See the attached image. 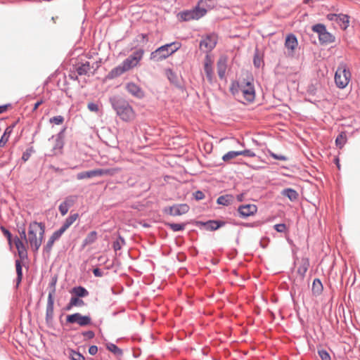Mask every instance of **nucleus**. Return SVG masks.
<instances>
[{"mask_svg": "<svg viewBox=\"0 0 360 360\" xmlns=\"http://www.w3.org/2000/svg\"><path fill=\"white\" fill-rule=\"evenodd\" d=\"M45 226L42 223L32 221L29 224L27 239L25 244L21 239L16 238L15 245L20 258L27 257V245H30L34 252H37L44 240Z\"/></svg>", "mask_w": 360, "mask_h": 360, "instance_id": "obj_1", "label": "nucleus"}, {"mask_svg": "<svg viewBox=\"0 0 360 360\" xmlns=\"http://www.w3.org/2000/svg\"><path fill=\"white\" fill-rule=\"evenodd\" d=\"M144 54L143 49L134 51L120 65L113 68L108 75V79H114L123 73L138 66Z\"/></svg>", "mask_w": 360, "mask_h": 360, "instance_id": "obj_2", "label": "nucleus"}, {"mask_svg": "<svg viewBox=\"0 0 360 360\" xmlns=\"http://www.w3.org/2000/svg\"><path fill=\"white\" fill-rule=\"evenodd\" d=\"M179 46L175 42L162 46L150 53V59L155 62L162 61L175 53Z\"/></svg>", "mask_w": 360, "mask_h": 360, "instance_id": "obj_3", "label": "nucleus"}, {"mask_svg": "<svg viewBox=\"0 0 360 360\" xmlns=\"http://www.w3.org/2000/svg\"><path fill=\"white\" fill-rule=\"evenodd\" d=\"M113 108L117 115L124 122H131L136 117L133 108L126 101H117L113 104Z\"/></svg>", "mask_w": 360, "mask_h": 360, "instance_id": "obj_4", "label": "nucleus"}, {"mask_svg": "<svg viewBox=\"0 0 360 360\" xmlns=\"http://www.w3.org/2000/svg\"><path fill=\"white\" fill-rule=\"evenodd\" d=\"M236 93L242 95L244 98L248 101L252 102L255 98V91L253 84L250 79H240L237 82Z\"/></svg>", "mask_w": 360, "mask_h": 360, "instance_id": "obj_5", "label": "nucleus"}, {"mask_svg": "<svg viewBox=\"0 0 360 360\" xmlns=\"http://www.w3.org/2000/svg\"><path fill=\"white\" fill-rule=\"evenodd\" d=\"M351 79V72L345 64H340L335 74V82L340 89L345 88Z\"/></svg>", "mask_w": 360, "mask_h": 360, "instance_id": "obj_6", "label": "nucleus"}, {"mask_svg": "<svg viewBox=\"0 0 360 360\" xmlns=\"http://www.w3.org/2000/svg\"><path fill=\"white\" fill-rule=\"evenodd\" d=\"M207 10L203 8L196 6L191 10H186L181 12V20L187 21L191 20H198L204 16Z\"/></svg>", "mask_w": 360, "mask_h": 360, "instance_id": "obj_7", "label": "nucleus"}, {"mask_svg": "<svg viewBox=\"0 0 360 360\" xmlns=\"http://www.w3.org/2000/svg\"><path fill=\"white\" fill-rule=\"evenodd\" d=\"M217 42V36L214 34H210L201 40L200 43V48L204 52H209L215 47Z\"/></svg>", "mask_w": 360, "mask_h": 360, "instance_id": "obj_8", "label": "nucleus"}, {"mask_svg": "<svg viewBox=\"0 0 360 360\" xmlns=\"http://www.w3.org/2000/svg\"><path fill=\"white\" fill-rule=\"evenodd\" d=\"M66 321L70 323H77L80 326H86L90 325L91 323V319L89 316H82L79 313L68 315L66 318Z\"/></svg>", "mask_w": 360, "mask_h": 360, "instance_id": "obj_9", "label": "nucleus"}, {"mask_svg": "<svg viewBox=\"0 0 360 360\" xmlns=\"http://www.w3.org/2000/svg\"><path fill=\"white\" fill-rule=\"evenodd\" d=\"M238 211L242 217L245 218L255 214L257 211V207L253 204L243 205L238 207Z\"/></svg>", "mask_w": 360, "mask_h": 360, "instance_id": "obj_10", "label": "nucleus"}, {"mask_svg": "<svg viewBox=\"0 0 360 360\" xmlns=\"http://www.w3.org/2000/svg\"><path fill=\"white\" fill-rule=\"evenodd\" d=\"M55 289L53 288L48 296V301L46 305V319L47 321H51L53 316V295Z\"/></svg>", "mask_w": 360, "mask_h": 360, "instance_id": "obj_11", "label": "nucleus"}, {"mask_svg": "<svg viewBox=\"0 0 360 360\" xmlns=\"http://www.w3.org/2000/svg\"><path fill=\"white\" fill-rule=\"evenodd\" d=\"M126 89L129 94L138 98H141L144 96L143 90L134 82L128 83L126 86Z\"/></svg>", "mask_w": 360, "mask_h": 360, "instance_id": "obj_12", "label": "nucleus"}, {"mask_svg": "<svg viewBox=\"0 0 360 360\" xmlns=\"http://www.w3.org/2000/svg\"><path fill=\"white\" fill-rule=\"evenodd\" d=\"M63 145V139L60 136H57L54 140V145L51 150L50 155H58L61 154Z\"/></svg>", "mask_w": 360, "mask_h": 360, "instance_id": "obj_13", "label": "nucleus"}, {"mask_svg": "<svg viewBox=\"0 0 360 360\" xmlns=\"http://www.w3.org/2000/svg\"><path fill=\"white\" fill-rule=\"evenodd\" d=\"M297 40L296 37L292 34H288L285 39V46L288 50H290L291 52H293V51L295 49V48L297 46Z\"/></svg>", "mask_w": 360, "mask_h": 360, "instance_id": "obj_14", "label": "nucleus"}, {"mask_svg": "<svg viewBox=\"0 0 360 360\" xmlns=\"http://www.w3.org/2000/svg\"><path fill=\"white\" fill-rule=\"evenodd\" d=\"M204 71L205 72L206 77L210 82L212 80V60L211 59L207 56L205 60L204 64Z\"/></svg>", "mask_w": 360, "mask_h": 360, "instance_id": "obj_15", "label": "nucleus"}, {"mask_svg": "<svg viewBox=\"0 0 360 360\" xmlns=\"http://www.w3.org/2000/svg\"><path fill=\"white\" fill-rule=\"evenodd\" d=\"M336 22L339 25L341 29L346 30L348 27L349 23V16L345 14H338V18Z\"/></svg>", "mask_w": 360, "mask_h": 360, "instance_id": "obj_16", "label": "nucleus"}, {"mask_svg": "<svg viewBox=\"0 0 360 360\" xmlns=\"http://www.w3.org/2000/svg\"><path fill=\"white\" fill-rule=\"evenodd\" d=\"M70 292L75 295V297H84L89 295L87 290L82 286L73 288Z\"/></svg>", "mask_w": 360, "mask_h": 360, "instance_id": "obj_17", "label": "nucleus"}, {"mask_svg": "<svg viewBox=\"0 0 360 360\" xmlns=\"http://www.w3.org/2000/svg\"><path fill=\"white\" fill-rule=\"evenodd\" d=\"M79 214L75 213L70 214L65 221L62 227L66 231L71 225H72L78 219Z\"/></svg>", "mask_w": 360, "mask_h": 360, "instance_id": "obj_18", "label": "nucleus"}, {"mask_svg": "<svg viewBox=\"0 0 360 360\" xmlns=\"http://www.w3.org/2000/svg\"><path fill=\"white\" fill-rule=\"evenodd\" d=\"M97 239V232L95 231H92L89 233L83 241L82 246L83 248L86 245H91L94 243Z\"/></svg>", "mask_w": 360, "mask_h": 360, "instance_id": "obj_19", "label": "nucleus"}, {"mask_svg": "<svg viewBox=\"0 0 360 360\" xmlns=\"http://www.w3.org/2000/svg\"><path fill=\"white\" fill-rule=\"evenodd\" d=\"M282 195L288 198L291 201H295L298 198L297 192L292 188H285L282 191Z\"/></svg>", "mask_w": 360, "mask_h": 360, "instance_id": "obj_20", "label": "nucleus"}, {"mask_svg": "<svg viewBox=\"0 0 360 360\" xmlns=\"http://www.w3.org/2000/svg\"><path fill=\"white\" fill-rule=\"evenodd\" d=\"M84 305V302L79 297H72L69 304L67 305L68 310L71 309L73 307H82Z\"/></svg>", "mask_w": 360, "mask_h": 360, "instance_id": "obj_21", "label": "nucleus"}, {"mask_svg": "<svg viewBox=\"0 0 360 360\" xmlns=\"http://www.w3.org/2000/svg\"><path fill=\"white\" fill-rule=\"evenodd\" d=\"M226 60L223 58H220L217 63V70L218 74L220 78H223L225 75L226 72Z\"/></svg>", "mask_w": 360, "mask_h": 360, "instance_id": "obj_22", "label": "nucleus"}, {"mask_svg": "<svg viewBox=\"0 0 360 360\" xmlns=\"http://www.w3.org/2000/svg\"><path fill=\"white\" fill-rule=\"evenodd\" d=\"M91 70L89 62H86L78 65L77 72L79 75H86Z\"/></svg>", "mask_w": 360, "mask_h": 360, "instance_id": "obj_23", "label": "nucleus"}, {"mask_svg": "<svg viewBox=\"0 0 360 360\" xmlns=\"http://www.w3.org/2000/svg\"><path fill=\"white\" fill-rule=\"evenodd\" d=\"M319 38L322 43H331L334 41V37L328 32H327V30L322 33V34L319 36Z\"/></svg>", "mask_w": 360, "mask_h": 360, "instance_id": "obj_24", "label": "nucleus"}, {"mask_svg": "<svg viewBox=\"0 0 360 360\" xmlns=\"http://www.w3.org/2000/svg\"><path fill=\"white\" fill-rule=\"evenodd\" d=\"M221 224L217 221H210L205 224L206 229L210 231L217 230L221 226Z\"/></svg>", "mask_w": 360, "mask_h": 360, "instance_id": "obj_25", "label": "nucleus"}, {"mask_svg": "<svg viewBox=\"0 0 360 360\" xmlns=\"http://www.w3.org/2000/svg\"><path fill=\"white\" fill-rule=\"evenodd\" d=\"M238 155H240L239 151H233V150L229 151L223 155L222 160L224 162H227V161H229V160L236 158Z\"/></svg>", "mask_w": 360, "mask_h": 360, "instance_id": "obj_26", "label": "nucleus"}, {"mask_svg": "<svg viewBox=\"0 0 360 360\" xmlns=\"http://www.w3.org/2000/svg\"><path fill=\"white\" fill-rule=\"evenodd\" d=\"M323 290L322 283L319 279H315L312 285V290L314 293L319 294Z\"/></svg>", "mask_w": 360, "mask_h": 360, "instance_id": "obj_27", "label": "nucleus"}, {"mask_svg": "<svg viewBox=\"0 0 360 360\" xmlns=\"http://www.w3.org/2000/svg\"><path fill=\"white\" fill-rule=\"evenodd\" d=\"M15 269L17 273V284L18 285L22 278V266L19 260L15 261Z\"/></svg>", "mask_w": 360, "mask_h": 360, "instance_id": "obj_28", "label": "nucleus"}, {"mask_svg": "<svg viewBox=\"0 0 360 360\" xmlns=\"http://www.w3.org/2000/svg\"><path fill=\"white\" fill-rule=\"evenodd\" d=\"M120 171L119 167L103 169V176H114Z\"/></svg>", "mask_w": 360, "mask_h": 360, "instance_id": "obj_29", "label": "nucleus"}, {"mask_svg": "<svg viewBox=\"0 0 360 360\" xmlns=\"http://www.w3.org/2000/svg\"><path fill=\"white\" fill-rule=\"evenodd\" d=\"M309 261L307 259H302V264L298 267L297 271L300 274L304 275L309 267Z\"/></svg>", "mask_w": 360, "mask_h": 360, "instance_id": "obj_30", "label": "nucleus"}, {"mask_svg": "<svg viewBox=\"0 0 360 360\" xmlns=\"http://www.w3.org/2000/svg\"><path fill=\"white\" fill-rule=\"evenodd\" d=\"M166 75L168 79L173 84H177V75L171 69L166 70Z\"/></svg>", "mask_w": 360, "mask_h": 360, "instance_id": "obj_31", "label": "nucleus"}, {"mask_svg": "<svg viewBox=\"0 0 360 360\" xmlns=\"http://www.w3.org/2000/svg\"><path fill=\"white\" fill-rule=\"evenodd\" d=\"M217 203L222 205H228L231 202V197L229 195H221L217 198Z\"/></svg>", "mask_w": 360, "mask_h": 360, "instance_id": "obj_32", "label": "nucleus"}, {"mask_svg": "<svg viewBox=\"0 0 360 360\" xmlns=\"http://www.w3.org/2000/svg\"><path fill=\"white\" fill-rule=\"evenodd\" d=\"M312 30L319 34V37L326 31V27L322 24H316L313 25Z\"/></svg>", "mask_w": 360, "mask_h": 360, "instance_id": "obj_33", "label": "nucleus"}, {"mask_svg": "<svg viewBox=\"0 0 360 360\" xmlns=\"http://www.w3.org/2000/svg\"><path fill=\"white\" fill-rule=\"evenodd\" d=\"M69 356L72 360H85L84 356L82 354L74 350L70 351Z\"/></svg>", "mask_w": 360, "mask_h": 360, "instance_id": "obj_34", "label": "nucleus"}, {"mask_svg": "<svg viewBox=\"0 0 360 360\" xmlns=\"http://www.w3.org/2000/svg\"><path fill=\"white\" fill-rule=\"evenodd\" d=\"M346 143V136L343 134H340L335 139V143L339 148H342Z\"/></svg>", "mask_w": 360, "mask_h": 360, "instance_id": "obj_35", "label": "nucleus"}, {"mask_svg": "<svg viewBox=\"0 0 360 360\" xmlns=\"http://www.w3.org/2000/svg\"><path fill=\"white\" fill-rule=\"evenodd\" d=\"M65 231V230L62 226L58 230L56 231L51 236V242H55L58 240Z\"/></svg>", "mask_w": 360, "mask_h": 360, "instance_id": "obj_36", "label": "nucleus"}, {"mask_svg": "<svg viewBox=\"0 0 360 360\" xmlns=\"http://www.w3.org/2000/svg\"><path fill=\"white\" fill-rule=\"evenodd\" d=\"M92 177H93V176H92L91 170L86 171V172H82L77 174V178L79 180L84 179H89V178H92Z\"/></svg>", "mask_w": 360, "mask_h": 360, "instance_id": "obj_37", "label": "nucleus"}, {"mask_svg": "<svg viewBox=\"0 0 360 360\" xmlns=\"http://www.w3.org/2000/svg\"><path fill=\"white\" fill-rule=\"evenodd\" d=\"M75 201H76L75 196H68L65 199V200L63 202L66 206H68V207L70 208L72 206H73Z\"/></svg>", "mask_w": 360, "mask_h": 360, "instance_id": "obj_38", "label": "nucleus"}, {"mask_svg": "<svg viewBox=\"0 0 360 360\" xmlns=\"http://www.w3.org/2000/svg\"><path fill=\"white\" fill-rule=\"evenodd\" d=\"M50 122L57 125L62 124L64 122V117L61 115L55 116L50 119Z\"/></svg>", "mask_w": 360, "mask_h": 360, "instance_id": "obj_39", "label": "nucleus"}, {"mask_svg": "<svg viewBox=\"0 0 360 360\" xmlns=\"http://www.w3.org/2000/svg\"><path fill=\"white\" fill-rule=\"evenodd\" d=\"M107 348L115 354H120L122 353L121 350L114 344L108 345Z\"/></svg>", "mask_w": 360, "mask_h": 360, "instance_id": "obj_40", "label": "nucleus"}, {"mask_svg": "<svg viewBox=\"0 0 360 360\" xmlns=\"http://www.w3.org/2000/svg\"><path fill=\"white\" fill-rule=\"evenodd\" d=\"M319 354L321 360H330V356L326 350L322 349L319 351Z\"/></svg>", "mask_w": 360, "mask_h": 360, "instance_id": "obj_41", "label": "nucleus"}, {"mask_svg": "<svg viewBox=\"0 0 360 360\" xmlns=\"http://www.w3.org/2000/svg\"><path fill=\"white\" fill-rule=\"evenodd\" d=\"M239 153H240V155H244V156L250 157V158L255 156V153L251 150H239Z\"/></svg>", "mask_w": 360, "mask_h": 360, "instance_id": "obj_42", "label": "nucleus"}, {"mask_svg": "<svg viewBox=\"0 0 360 360\" xmlns=\"http://www.w3.org/2000/svg\"><path fill=\"white\" fill-rule=\"evenodd\" d=\"M58 209H59V211H60L61 215L65 216L68 213L70 208L68 207V206H66L65 204H63V202H62L59 205Z\"/></svg>", "mask_w": 360, "mask_h": 360, "instance_id": "obj_43", "label": "nucleus"}, {"mask_svg": "<svg viewBox=\"0 0 360 360\" xmlns=\"http://www.w3.org/2000/svg\"><path fill=\"white\" fill-rule=\"evenodd\" d=\"M274 229L279 233H283L286 229V226L284 224H278L274 226Z\"/></svg>", "mask_w": 360, "mask_h": 360, "instance_id": "obj_44", "label": "nucleus"}, {"mask_svg": "<svg viewBox=\"0 0 360 360\" xmlns=\"http://www.w3.org/2000/svg\"><path fill=\"white\" fill-rule=\"evenodd\" d=\"M32 151V150L30 148V149L26 150V151H25L23 153L22 156V160L24 162H26L27 160H29V158H30Z\"/></svg>", "mask_w": 360, "mask_h": 360, "instance_id": "obj_45", "label": "nucleus"}, {"mask_svg": "<svg viewBox=\"0 0 360 360\" xmlns=\"http://www.w3.org/2000/svg\"><path fill=\"white\" fill-rule=\"evenodd\" d=\"M167 226H169L171 229L174 231H180V224H174V223H169L167 222L166 224Z\"/></svg>", "mask_w": 360, "mask_h": 360, "instance_id": "obj_46", "label": "nucleus"}, {"mask_svg": "<svg viewBox=\"0 0 360 360\" xmlns=\"http://www.w3.org/2000/svg\"><path fill=\"white\" fill-rule=\"evenodd\" d=\"M1 229L2 232L4 233V236L7 238L8 242L11 243V233L8 230H7L5 227L1 226Z\"/></svg>", "mask_w": 360, "mask_h": 360, "instance_id": "obj_47", "label": "nucleus"}, {"mask_svg": "<svg viewBox=\"0 0 360 360\" xmlns=\"http://www.w3.org/2000/svg\"><path fill=\"white\" fill-rule=\"evenodd\" d=\"M193 196L195 200H200L205 198L204 193L200 191H197L195 193H193Z\"/></svg>", "mask_w": 360, "mask_h": 360, "instance_id": "obj_48", "label": "nucleus"}, {"mask_svg": "<svg viewBox=\"0 0 360 360\" xmlns=\"http://www.w3.org/2000/svg\"><path fill=\"white\" fill-rule=\"evenodd\" d=\"M87 107L90 111L96 112L98 111V106L96 103H89L88 104Z\"/></svg>", "mask_w": 360, "mask_h": 360, "instance_id": "obj_49", "label": "nucleus"}, {"mask_svg": "<svg viewBox=\"0 0 360 360\" xmlns=\"http://www.w3.org/2000/svg\"><path fill=\"white\" fill-rule=\"evenodd\" d=\"M270 155L275 160H287V158L282 155H277L274 153H271Z\"/></svg>", "mask_w": 360, "mask_h": 360, "instance_id": "obj_50", "label": "nucleus"}, {"mask_svg": "<svg viewBox=\"0 0 360 360\" xmlns=\"http://www.w3.org/2000/svg\"><path fill=\"white\" fill-rule=\"evenodd\" d=\"M338 18V14L329 13L327 15V19L329 20L330 21H334L336 22Z\"/></svg>", "mask_w": 360, "mask_h": 360, "instance_id": "obj_51", "label": "nucleus"}, {"mask_svg": "<svg viewBox=\"0 0 360 360\" xmlns=\"http://www.w3.org/2000/svg\"><path fill=\"white\" fill-rule=\"evenodd\" d=\"M91 172L93 177L103 176V169H96L91 170Z\"/></svg>", "mask_w": 360, "mask_h": 360, "instance_id": "obj_52", "label": "nucleus"}, {"mask_svg": "<svg viewBox=\"0 0 360 360\" xmlns=\"http://www.w3.org/2000/svg\"><path fill=\"white\" fill-rule=\"evenodd\" d=\"M170 212L173 215H178L180 214V210L178 206H174L170 207Z\"/></svg>", "mask_w": 360, "mask_h": 360, "instance_id": "obj_53", "label": "nucleus"}, {"mask_svg": "<svg viewBox=\"0 0 360 360\" xmlns=\"http://www.w3.org/2000/svg\"><path fill=\"white\" fill-rule=\"evenodd\" d=\"M8 138L4 134L2 135L0 139V147H4L8 141Z\"/></svg>", "mask_w": 360, "mask_h": 360, "instance_id": "obj_54", "label": "nucleus"}, {"mask_svg": "<svg viewBox=\"0 0 360 360\" xmlns=\"http://www.w3.org/2000/svg\"><path fill=\"white\" fill-rule=\"evenodd\" d=\"M98 352V347L96 345H92L89 348V353L91 355H95Z\"/></svg>", "mask_w": 360, "mask_h": 360, "instance_id": "obj_55", "label": "nucleus"}, {"mask_svg": "<svg viewBox=\"0 0 360 360\" xmlns=\"http://www.w3.org/2000/svg\"><path fill=\"white\" fill-rule=\"evenodd\" d=\"M12 131H13V127H8L6 129V130H5L4 133V135H6V136H7V138H8V139H9L10 135H11V132H12Z\"/></svg>", "mask_w": 360, "mask_h": 360, "instance_id": "obj_56", "label": "nucleus"}, {"mask_svg": "<svg viewBox=\"0 0 360 360\" xmlns=\"http://www.w3.org/2000/svg\"><path fill=\"white\" fill-rule=\"evenodd\" d=\"M21 239L25 240L27 242V235L26 234L25 229H23L21 231H19Z\"/></svg>", "mask_w": 360, "mask_h": 360, "instance_id": "obj_57", "label": "nucleus"}, {"mask_svg": "<svg viewBox=\"0 0 360 360\" xmlns=\"http://www.w3.org/2000/svg\"><path fill=\"white\" fill-rule=\"evenodd\" d=\"M93 273H94V276H97V277H101L103 275L102 271L98 268L94 269L93 270Z\"/></svg>", "mask_w": 360, "mask_h": 360, "instance_id": "obj_58", "label": "nucleus"}, {"mask_svg": "<svg viewBox=\"0 0 360 360\" xmlns=\"http://www.w3.org/2000/svg\"><path fill=\"white\" fill-rule=\"evenodd\" d=\"M189 207L187 205L181 204V214L188 211Z\"/></svg>", "mask_w": 360, "mask_h": 360, "instance_id": "obj_59", "label": "nucleus"}, {"mask_svg": "<svg viewBox=\"0 0 360 360\" xmlns=\"http://www.w3.org/2000/svg\"><path fill=\"white\" fill-rule=\"evenodd\" d=\"M43 103V101L42 100H40L39 101H37L34 105V108H33V111H35L40 105H41Z\"/></svg>", "mask_w": 360, "mask_h": 360, "instance_id": "obj_60", "label": "nucleus"}, {"mask_svg": "<svg viewBox=\"0 0 360 360\" xmlns=\"http://www.w3.org/2000/svg\"><path fill=\"white\" fill-rule=\"evenodd\" d=\"M113 248L115 249V250H118L121 249V245L119 243V242H115L113 243Z\"/></svg>", "mask_w": 360, "mask_h": 360, "instance_id": "obj_61", "label": "nucleus"}, {"mask_svg": "<svg viewBox=\"0 0 360 360\" xmlns=\"http://www.w3.org/2000/svg\"><path fill=\"white\" fill-rule=\"evenodd\" d=\"M85 335H86L89 338H93L94 336V333L92 331H87L84 333Z\"/></svg>", "mask_w": 360, "mask_h": 360, "instance_id": "obj_62", "label": "nucleus"}, {"mask_svg": "<svg viewBox=\"0 0 360 360\" xmlns=\"http://www.w3.org/2000/svg\"><path fill=\"white\" fill-rule=\"evenodd\" d=\"M7 108H8V106L6 105H0V114L6 111Z\"/></svg>", "mask_w": 360, "mask_h": 360, "instance_id": "obj_63", "label": "nucleus"}, {"mask_svg": "<svg viewBox=\"0 0 360 360\" xmlns=\"http://www.w3.org/2000/svg\"><path fill=\"white\" fill-rule=\"evenodd\" d=\"M53 243H54V242H51V237H50V238H49V241H48V243H47L46 247H47L48 248H51V247H52V245H53Z\"/></svg>", "mask_w": 360, "mask_h": 360, "instance_id": "obj_64", "label": "nucleus"}]
</instances>
